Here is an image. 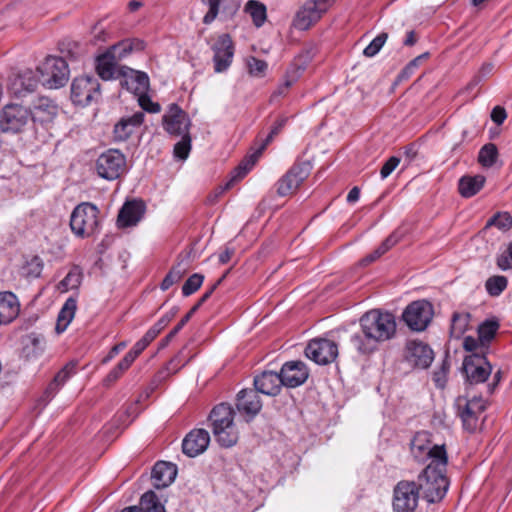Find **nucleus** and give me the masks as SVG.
I'll use <instances>...</instances> for the list:
<instances>
[{
  "label": "nucleus",
  "mask_w": 512,
  "mask_h": 512,
  "mask_svg": "<svg viewBox=\"0 0 512 512\" xmlns=\"http://www.w3.org/2000/svg\"><path fill=\"white\" fill-rule=\"evenodd\" d=\"M361 333L351 336V343L361 354H371L378 344L393 339L397 324L395 316L387 311L373 309L360 318Z\"/></svg>",
  "instance_id": "nucleus-1"
},
{
  "label": "nucleus",
  "mask_w": 512,
  "mask_h": 512,
  "mask_svg": "<svg viewBox=\"0 0 512 512\" xmlns=\"http://www.w3.org/2000/svg\"><path fill=\"white\" fill-rule=\"evenodd\" d=\"M213 434L220 446L230 448L238 441V431L234 424V411L228 404L215 406L209 415Z\"/></svg>",
  "instance_id": "nucleus-2"
},
{
  "label": "nucleus",
  "mask_w": 512,
  "mask_h": 512,
  "mask_svg": "<svg viewBox=\"0 0 512 512\" xmlns=\"http://www.w3.org/2000/svg\"><path fill=\"white\" fill-rule=\"evenodd\" d=\"M446 467L442 468L440 464H428L419 474L416 484L427 502H439L446 495L449 487V482L445 475Z\"/></svg>",
  "instance_id": "nucleus-3"
},
{
  "label": "nucleus",
  "mask_w": 512,
  "mask_h": 512,
  "mask_svg": "<svg viewBox=\"0 0 512 512\" xmlns=\"http://www.w3.org/2000/svg\"><path fill=\"white\" fill-rule=\"evenodd\" d=\"M99 209L90 202L78 204L70 216V228L78 238H90L99 232Z\"/></svg>",
  "instance_id": "nucleus-4"
},
{
  "label": "nucleus",
  "mask_w": 512,
  "mask_h": 512,
  "mask_svg": "<svg viewBox=\"0 0 512 512\" xmlns=\"http://www.w3.org/2000/svg\"><path fill=\"white\" fill-rule=\"evenodd\" d=\"M411 453L413 457L424 462L430 459L429 464L447 466L448 457L444 445H432L431 434L427 431L417 432L411 440Z\"/></svg>",
  "instance_id": "nucleus-5"
},
{
  "label": "nucleus",
  "mask_w": 512,
  "mask_h": 512,
  "mask_svg": "<svg viewBox=\"0 0 512 512\" xmlns=\"http://www.w3.org/2000/svg\"><path fill=\"white\" fill-rule=\"evenodd\" d=\"M40 83L49 88L63 87L69 79V67L67 62L56 56H48L37 68Z\"/></svg>",
  "instance_id": "nucleus-6"
},
{
  "label": "nucleus",
  "mask_w": 512,
  "mask_h": 512,
  "mask_svg": "<svg viewBox=\"0 0 512 512\" xmlns=\"http://www.w3.org/2000/svg\"><path fill=\"white\" fill-rule=\"evenodd\" d=\"M434 315L433 305L427 300L411 302L403 311L402 319L413 331H424Z\"/></svg>",
  "instance_id": "nucleus-7"
},
{
  "label": "nucleus",
  "mask_w": 512,
  "mask_h": 512,
  "mask_svg": "<svg viewBox=\"0 0 512 512\" xmlns=\"http://www.w3.org/2000/svg\"><path fill=\"white\" fill-rule=\"evenodd\" d=\"M100 96V83L94 76L82 75L73 79L71 99L74 104L86 106L98 100Z\"/></svg>",
  "instance_id": "nucleus-8"
},
{
  "label": "nucleus",
  "mask_w": 512,
  "mask_h": 512,
  "mask_svg": "<svg viewBox=\"0 0 512 512\" xmlns=\"http://www.w3.org/2000/svg\"><path fill=\"white\" fill-rule=\"evenodd\" d=\"M31 121L30 109L19 104H7L0 111V129L21 132Z\"/></svg>",
  "instance_id": "nucleus-9"
},
{
  "label": "nucleus",
  "mask_w": 512,
  "mask_h": 512,
  "mask_svg": "<svg viewBox=\"0 0 512 512\" xmlns=\"http://www.w3.org/2000/svg\"><path fill=\"white\" fill-rule=\"evenodd\" d=\"M457 415L461 418L463 427L469 432H474L478 426L479 416L486 409V402L482 397L467 399L458 397L455 403Z\"/></svg>",
  "instance_id": "nucleus-10"
},
{
  "label": "nucleus",
  "mask_w": 512,
  "mask_h": 512,
  "mask_svg": "<svg viewBox=\"0 0 512 512\" xmlns=\"http://www.w3.org/2000/svg\"><path fill=\"white\" fill-rule=\"evenodd\" d=\"M420 491L416 482L402 480L394 487L393 509L395 512H413L419 501Z\"/></svg>",
  "instance_id": "nucleus-11"
},
{
  "label": "nucleus",
  "mask_w": 512,
  "mask_h": 512,
  "mask_svg": "<svg viewBox=\"0 0 512 512\" xmlns=\"http://www.w3.org/2000/svg\"><path fill=\"white\" fill-rule=\"evenodd\" d=\"M126 169L125 156L116 149H109L96 160L97 174L106 180L119 178Z\"/></svg>",
  "instance_id": "nucleus-12"
},
{
  "label": "nucleus",
  "mask_w": 512,
  "mask_h": 512,
  "mask_svg": "<svg viewBox=\"0 0 512 512\" xmlns=\"http://www.w3.org/2000/svg\"><path fill=\"white\" fill-rule=\"evenodd\" d=\"M333 0H308L298 10L293 25L298 30H307L325 13Z\"/></svg>",
  "instance_id": "nucleus-13"
},
{
  "label": "nucleus",
  "mask_w": 512,
  "mask_h": 512,
  "mask_svg": "<svg viewBox=\"0 0 512 512\" xmlns=\"http://www.w3.org/2000/svg\"><path fill=\"white\" fill-rule=\"evenodd\" d=\"M310 171L311 166L309 162L295 163L286 174L277 181V194L283 197L294 193L309 176Z\"/></svg>",
  "instance_id": "nucleus-14"
},
{
  "label": "nucleus",
  "mask_w": 512,
  "mask_h": 512,
  "mask_svg": "<svg viewBox=\"0 0 512 512\" xmlns=\"http://www.w3.org/2000/svg\"><path fill=\"white\" fill-rule=\"evenodd\" d=\"M462 371L466 382L473 385L485 382L492 368L484 355L472 353L464 358Z\"/></svg>",
  "instance_id": "nucleus-15"
},
{
  "label": "nucleus",
  "mask_w": 512,
  "mask_h": 512,
  "mask_svg": "<svg viewBox=\"0 0 512 512\" xmlns=\"http://www.w3.org/2000/svg\"><path fill=\"white\" fill-rule=\"evenodd\" d=\"M305 355L319 365H326L333 362L338 356V346L334 341L328 339H313L305 348Z\"/></svg>",
  "instance_id": "nucleus-16"
},
{
  "label": "nucleus",
  "mask_w": 512,
  "mask_h": 512,
  "mask_svg": "<svg viewBox=\"0 0 512 512\" xmlns=\"http://www.w3.org/2000/svg\"><path fill=\"white\" fill-rule=\"evenodd\" d=\"M214 52V70L217 73L226 71L232 63L234 46L228 34L220 35L212 45Z\"/></svg>",
  "instance_id": "nucleus-17"
},
{
  "label": "nucleus",
  "mask_w": 512,
  "mask_h": 512,
  "mask_svg": "<svg viewBox=\"0 0 512 512\" xmlns=\"http://www.w3.org/2000/svg\"><path fill=\"white\" fill-rule=\"evenodd\" d=\"M405 359L412 366L425 369L432 363L434 353L427 344L417 340H410L406 344Z\"/></svg>",
  "instance_id": "nucleus-18"
},
{
  "label": "nucleus",
  "mask_w": 512,
  "mask_h": 512,
  "mask_svg": "<svg viewBox=\"0 0 512 512\" xmlns=\"http://www.w3.org/2000/svg\"><path fill=\"white\" fill-rule=\"evenodd\" d=\"M163 125L169 134L179 136L189 133L190 119L177 104H171L163 116Z\"/></svg>",
  "instance_id": "nucleus-19"
},
{
  "label": "nucleus",
  "mask_w": 512,
  "mask_h": 512,
  "mask_svg": "<svg viewBox=\"0 0 512 512\" xmlns=\"http://www.w3.org/2000/svg\"><path fill=\"white\" fill-rule=\"evenodd\" d=\"M280 374L283 386L296 388L306 382L309 377V370L306 364L300 360L288 361L283 364Z\"/></svg>",
  "instance_id": "nucleus-20"
},
{
  "label": "nucleus",
  "mask_w": 512,
  "mask_h": 512,
  "mask_svg": "<svg viewBox=\"0 0 512 512\" xmlns=\"http://www.w3.org/2000/svg\"><path fill=\"white\" fill-rule=\"evenodd\" d=\"M119 75L122 76L121 85L128 91L138 96L147 92L149 77L145 72L122 66L119 68Z\"/></svg>",
  "instance_id": "nucleus-21"
},
{
  "label": "nucleus",
  "mask_w": 512,
  "mask_h": 512,
  "mask_svg": "<svg viewBox=\"0 0 512 512\" xmlns=\"http://www.w3.org/2000/svg\"><path fill=\"white\" fill-rule=\"evenodd\" d=\"M210 443V435L205 429H193L182 441V451L188 457L202 454Z\"/></svg>",
  "instance_id": "nucleus-22"
},
{
  "label": "nucleus",
  "mask_w": 512,
  "mask_h": 512,
  "mask_svg": "<svg viewBox=\"0 0 512 512\" xmlns=\"http://www.w3.org/2000/svg\"><path fill=\"white\" fill-rule=\"evenodd\" d=\"M145 114L142 111L135 112L130 116H124L114 125L113 139L115 142H124L138 129L144 122Z\"/></svg>",
  "instance_id": "nucleus-23"
},
{
  "label": "nucleus",
  "mask_w": 512,
  "mask_h": 512,
  "mask_svg": "<svg viewBox=\"0 0 512 512\" xmlns=\"http://www.w3.org/2000/svg\"><path fill=\"white\" fill-rule=\"evenodd\" d=\"M39 83V76L28 69L10 79L9 91L16 97H24L35 91Z\"/></svg>",
  "instance_id": "nucleus-24"
},
{
  "label": "nucleus",
  "mask_w": 512,
  "mask_h": 512,
  "mask_svg": "<svg viewBox=\"0 0 512 512\" xmlns=\"http://www.w3.org/2000/svg\"><path fill=\"white\" fill-rule=\"evenodd\" d=\"M145 213V205L140 200L126 202L119 211L117 225L120 228L135 226Z\"/></svg>",
  "instance_id": "nucleus-25"
},
{
  "label": "nucleus",
  "mask_w": 512,
  "mask_h": 512,
  "mask_svg": "<svg viewBox=\"0 0 512 512\" xmlns=\"http://www.w3.org/2000/svg\"><path fill=\"white\" fill-rule=\"evenodd\" d=\"M31 121L40 124L51 123L58 114V106L47 97H39L30 109Z\"/></svg>",
  "instance_id": "nucleus-26"
},
{
  "label": "nucleus",
  "mask_w": 512,
  "mask_h": 512,
  "mask_svg": "<svg viewBox=\"0 0 512 512\" xmlns=\"http://www.w3.org/2000/svg\"><path fill=\"white\" fill-rule=\"evenodd\" d=\"M255 389L268 396H276L280 393L283 386V380L280 372L263 371L254 377Z\"/></svg>",
  "instance_id": "nucleus-27"
},
{
  "label": "nucleus",
  "mask_w": 512,
  "mask_h": 512,
  "mask_svg": "<svg viewBox=\"0 0 512 512\" xmlns=\"http://www.w3.org/2000/svg\"><path fill=\"white\" fill-rule=\"evenodd\" d=\"M20 313L18 297L10 291L0 292V325L13 322Z\"/></svg>",
  "instance_id": "nucleus-28"
},
{
  "label": "nucleus",
  "mask_w": 512,
  "mask_h": 512,
  "mask_svg": "<svg viewBox=\"0 0 512 512\" xmlns=\"http://www.w3.org/2000/svg\"><path fill=\"white\" fill-rule=\"evenodd\" d=\"M206 3L208 11L203 17V23L206 25L211 24L220 13L233 16L240 7L237 0H206Z\"/></svg>",
  "instance_id": "nucleus-29"
},
{
  "label": "nucleus",
  "mask_w": 512,
  "mask_h": 512,
  "mask_svg": "<svg viewBox=\"0 0 512 512\" xmlns=\"http://www.w3.org/2000/svg\"><path fill=\"white\" fill-rule=\"evenodd\" d=\"M236 407L239 412L254 417L261 408L262 402L257 390L243 389L237 395Z\"/></svg>",
  "instance_id": "nucleus-30"
},
{
  "label": "nucleus",
  "mask_w": 512,
  "mask_h": 512,
  "mask_svg": "<svg viewBox=\"0 0 512 512\" xmlns=\"http://www.w3.org/2000/svg\"><path fill=\"white\" fill-rule=\"evenodd\" d=\"M177 475L176 465L159 461L152 469V480L155 488L161 489L169 486Z\"/></svg>",
  "instance_id": "nucleus-31"
},
{
  "label": "nucleus",
  "mask_w": 512,
  "mask_h": 512,
  "mask_svg": "<svg viewBox=\"0 0 512 512\" xmlns=\"http://www.w3.org/2000/svg\"><path fill=\"white\" fill-rule=\"evenodd\" d=\"M261 154L262 152H259V150L257 149L254 153L245 157L239 163V165L236 168H234V170L231 172L230 180L225 184L224 187L220 188L218 194L223 193L225 190L231 188L235 182H238L241 179H243L247 175V173L253 168Z\"/></svg>",
  "instance_id": "nucleus-32"
},
{
  "label": "nucleus",
  "mask_w": 512,
  "mask_h": 512,
  "mask_svg": "<svg viewBox=\"0 0 512 512\" xmlns=\"http://www.w3.org/2000/svg\"><path fill=\"white\" fill-rule=\"evenodd\" d=\"M96 71L103 80H110L120 76L117 60L108 50L96 58Z\"/></svg>",
  "instance_id": "nucleus-33"
},
{
  "label": "nucleus",
  "mask_w": 512,
  "mask_h": 512,
  "mask_svg": "<svg viewBox=\"0 0 512 512\" xmlns=\"http://www.w3.org/2000/svg\"><path fill=\"white\" fill-rule=\"evenodd\" d=\"M76 374V363H67L53 378L45 390L47 399H52L62 386Z\"/></svg>",
  "instance_id": "nucleus-34"
},
{
  "label": "nucleus",
  "mask_w": 512,
  "mask_h": 512,
  "mask_svg": "<svg viewBox=\"0 0 512 512\" xmlns=\"http://www.w3.org/2000/svg\"><path fill=\"white\" fill-rule=\"evenodd\" d=\"M485 177L483 175L463 176L458 183L459 193L470 198L476 195L484 186Z\"/></svg>",
  "instance_id": "nucleus-35"
},
{
  "label": "nucleus",
  "mask_w": 512,
  "mask_h": 512,
  "mask_svg": "<svg viewBox=\"0 0 512 512\" xmlns=\"http://www.w3.org/2000/svg\"><path fill=\"white\" fill-rule=\"evenodd\" d=\"M76 309V299L72 297L68 298L63 304L57 317V323L55 327L57 334H61L67 329V327L69 326V324L71 323L75 316Z\"/></svg>",
  "instance_id": "nucleus-36"
},
{
  "label": "nucleus",
  "mask_w": 512,
  "mask_h": 512,
  "mask_svg": "<svg viewBox=\"0 0 512 512\" xmlns=\"http://www.w3.org/2000/svg\"><path fill=\"white\" fill-rule=\"evenodd\" d=\"M144 48V43L138 39H127L123 40L108 49V51L115 56V59L121 60L129 55L133 50H142Z\"/></svg>",
  "instance_id": "nucleus-37"
},
{
  "label": "nucleus",
  "mask_w": 512,
  "mask_h": 512,
  "mask_svg": "<svg viewBox=\"0 0 512 512\" xmlns=\"http://www.w3.org/2000/svg\"><path fill=\"white\" fill-rule=\"evenodd\" d=\"M244 11L249 14L254 25L258 28L263 26L267 19L266 6L260 1L249 0L244 7Z\"/></svg>",
  "instance_id": "nucleus-38"
},
{
  "label": "nucleus",
  "mask_w": 512,
  "mask_h": 512,
  "mask_svg": "<svg viewBox=\"0 0 512 512\" xmlns=\"http://www.w3.org/2000/svg\"><path fill=\"white\" fill-rule=\"evenodd\" d=\"M188 271V264L181 261L174 265L163 279L160 287L163 291L168 290L173 284L179 282Z\"/></svg>",
  "instance_id": "nucleus-39"
},
{
  "label": "nucleus",
  "mask_w": 512,
  "mask_h": 512,
  "mask_svg": "<svg viewBox=\"0 0 512 512\" xmlns=\"http://www.w3.org/2000/svg\"><path fill=\"white\" fill-rule=\"evenodd\" d=\"M138 508L141 509V512H165L164 505L151 490L142 495Z\"/></svg>",
  "instance_id": "nucleus-40"
},
{
  "label": "nucleus",
  "mask_w": 512,
  "mask_h": 512,
  "mask_svg": "<svg viewBox=\"0 0 512 512\" xmlns=\"http://www.w3.org/2000/svg\"><path fill=\"white\" fill-rule=\"evenodd\" d=\"M82 280V271L78 266L72 267L67 275L60 281L58 288L66 292L71 289L77 288Z\"/></svg>",
  "instance_id": "nucleus-41"
},
{
  "label": "nucleus",
  "mask_w": 512,
  "mask_h": 512,
  "mask_svg": "<svg viewBox=\"0 0 512 512\" xmlns=\"http://www.w3.org/2000/svg\"><path fill=\"white\" fill-rule=\"evenodd\" d=\"M508 285L507 277L503 275H494L489 277L485 282V289L490 296H499Z\"/></svg>",
  "instance_id": "nucleus-42"
},
{
  "label": "nucleus",
  "mask_w": 512,
  "mask_h": 512,
  "mask_svg": "<svg viewBox=\"0 0 512 512\" xmlns=\"http://www.w3.org/2000/svg\"><path fill=\"white\" fill-rule=\"evenodd\" d=\"M498 157V150L495 144H485L479 151L478 162L486 168L492 167Z\"/></svg>",
  "instance_id": "nucleus-43"
},
{
  "label": "nucleus",
  "mask_w": 512,
  "mask_h": 512,
  "mask_svg": "<svg viewBox=\"0 0 512 512\" xmlns=\"http://www.w3.org/2000/svg\"><path fill=\"white\" fill-rule=\"evenodd\" d=\"M469 321L468 313H454L451 320V334L454 337L462 336L468 328Z\"/></svg>",
  "instance_id": "nucleus-44"
},
{
  "label": "nucleus",
  "mask_w": 512,
  "mask_h": 512,
  "mask_svg": "<svg viewBox=\"0 0 512 512\" xmlns=\"http://www.w3.org/2000/svg\"><path fill=\"white\" fill-rule=\"evenodd\" d=\"M498 328L499 324L496 321H485L478 329L479 340L481 342H490L494 338Z\"/></svg>",
  "instance_id": "nucleus-45"
},
{
  "label": "nucleus",
  "mask_w": 512,
  "mask_h": 512,
  "mask_svg": "<svg viewBox=\"0 0 512 512\" xmlns=\"http://www.w3.org/2000/svg\"><path fill=\"white\" fill-rule=\"evenodd\" d=\"M204 276L199 273L192 274L182 286V294L187 297L195 293L202 285Z\"/></svg>",
  "instance_id": "nucleus-46"
},
{
  "label": "nucleus",
  "mask_w": 512,
  "mask_h": 512,
  "mask_svg": "<svg viewBox=\"0 0 512 512\" xmlns=\"http://www.w3.org/2000/svg\"><path fill=\"white\" fill-rule=\"evenodd\" d=\"M495 226L500 230H508L512 226V217L509 213H497L486 223V228Z\"/></svg>",
  "instance_id": "nucleus-47"
},
{
  "label": "nucleus",
  "mask_w": 512,
  "mask_h": 512,
  "mask_svg": "<svg viewBox=\"0 0 512 512\" xmlns=\"http://www.w3.org/2000/svg\"><path fill=\"white\" fill-rule=\"evenodd\" d=\"M181 136V140L174 146V156L181 160H185L191 150V138L189 133L183 134Z\"/></svg>",
  "instance_id": "nucleus-48"
},
{
  "label": "nucleus",
  "mask_w": 512,
  "mask_h": 512,
  "mask_svg": "<svg viewBox=\"0 0 512 512\" xmlns=\"http://www.w3.org/2000/svg\"><path fill=\"white\" fill-rule=\"evenodd\" d=\"M388 38V34L385 32L377 35L366 48L363 50V54L366 57H374L384 46L386 40Z\"/></svg>",
  "instance_id": "nucleus-49"
},
{
  "label": "nucleus",
  "mask_w": 512,
  "mask_h": 512,
  "mask_svg": "<svg viewBox=\"0 0 512 512\" xmlns=\"http://www.w3.org/2000/svg\"><path fill=\"white\" fill-rule=\"evenodd\" d=\"M287 122V118L285 117H281V118H278L275 123L273 124L272 128H271V131L269 132V134L267 135V137L265 138V140L262 142V144L260 145V147L258 148L259 152H263L265 150V148L267 147V145L274 139V137L276 135L279 134V132L283 129V127L285 126Z\"/></svg>",
  "instance_id": "nucleus-50"
},
{
  "label": "nucleus",
  "mask_w": 512,
  "mask_h": 512,
  "mask_svg": "<svg viewBox=\"0 0 512 512\" xmlns=\"http://www.w3.org/2000/svg\"><path fill=\"white\" fill-rule=\"evenodd\" d=\"M405 230L398 228L393 231L379 246L386 253L405 236Z\"/></svg>",
  "instance_id": "nucleus-51"
},
{
  "label": "nucleus",
  "mask_w": 512,
  "mask_h": 512,
  "mask_svg": "<svg viewBox=\"0 0 512 512\" xmlns=\"http://www.w3.org/2000/svg\"><path fill=\"white\" fill-rule=\"evenodd\" d=\"M249 73L254 76H262L267 69V63L256 57H249L247 60Z\"/></svg>",
  "instance_id": "nucleus-52"
},
{
  "label": "nucleus",
  "mask_w": 512,
  "mask_h": 512,
  "mask_svg": "<svg viewBox=\"0 0 512 512\" xmlns=\"http://www.w3.org/2000/svg\"><path fill=\"white\" fill-rule=\"evenodd\" d=\"M138 103L144 111L149 113H158L161 110L160 105L156 102H153L146 93L138 96Z\"/></svg>",
  "instance_id": "nucleus-53"
},
{
  "label": "nucleus",
  "mask_w": 512,
  "mask_h": 512,
  "mask_svg": "<svg viewBox=\"0 0 512 512\" xmlns=\"http://www.w3.org/2000/svg\"><path fill=\"white\" fill-rule=\"evenodd\" d=\"M400 158L396 156L390 157L382 166L380 175L382 179H386L399 165Z\"/></svg>",
  "instance_id": "nucleus-54"
},
{
  "label": "nucleus",
  "mask_w": 512,
  "mask_h": 512,
  "mask_svg": "<svg viewBox=\"0 0 512 512\" xmlns=\"http://www.w3.org/2000/svg\"><path fill=\"white\" fill-rule=\"evenodd\" d=\"M497 265L502 270L512 268V242L509 244L507 250L497 259Z\"/></svg>",
  "instance_id": "nucleus-55"
},
{
  "label": "nucleus",
  "mask_w": 512,
  "mask_h": 512,
  "mask_svg": "<svg viewBox=\"0 0 512 512\" xmlns=\"http://www.w3.org/2000/svg\"><path fill=\"white\" fill-rule=\"evenodd\" d=\"M190 360V358H185L183 356V350L179 352L178 355H176L168 364H167V367L166 369L168 371H171L173 373H175L176 371H178L181 367L185 366L188 361Z\"/></svg>",
  "instance_id": "nucleus-56"
},
{
  "label": "nucleus",
  "mask_w": 512,
  "mask_h": 512,
  "mask_svg": "<svg viewBox=\"0 0 512 512\" xmlns=\"http://www.w3.org/2000/svg\"><path fill=\"white\" fill-rule=\"evenodd\" d=\"M187 317H183L179 323L161 340L160 348H165L170 341L179 333V331L186 325Z\"/></svg>",
  "instance_id": "nucleus-57"
},
{
  "label": "nucleus",
  "mask_w": 512,
  "mask_h": 512,
  "mask_svg": "<svg viewBox=\"0 0 512 512\" xmlns=\"http://www.w3.org/2000/svg\"><path fill=\"white\" fill-rule=\"evenodd\" d=\"M419 67L417 60H411L399 73L396 82H402L408 80L414 71Z\"/></svg>",
  "instance_id": "nucleus-58"
},
{
  "label": "nucleus",
  "mask_w": 512,
  "mask_h": 512,
  "mask_svg": "<svg viewBox=\"0 0 512 512\" xmlns=\"http://www.w3.org/2000/svg\"><path fill=\"white\" fill-rule=\"evenodd\" d=\"M449 365L444 361L441 369L439 371H435L433 375V380L437 387L443 388L446 383V374L448 372Z\"/></svg>",
  "instance_id": "nucleus-59"
},
{
  "label": "nucleus",
  "mask_w": 512,
  "mask_h": 512,
  "mask_svg": "<svg viewBox=\"0 0 512 512\" xmlns=\"http://www.w3.org/2000/svg\"><path fill=\"white\" fill-rule=\"evenodd\" d=\"M507 117V113L504 108L496 106L491 112V119L494 123L501 125Z\"/></svg>",
  "instance_id": "nucleus-60"
},
{
  "label": "nucleus",
  "mask_w": 512,
  "mask_h": 512,
  "mask_svg": "<svg viewBox=\"0 0 512 512\" xmlns=\"http://www.w3.org/2000/svg\"><path fill=\"white\" fill-rule=\"evenodd\" d=\"M123 373L118 370V368L115 366L104 378L103 385L106 387H110L113 383H115Z\"/></svg>",
  "instance_id": "nucleus-61"
},
{
  "label": "nucleus",
  "mask_w": 512,
  "mask_h": 512,
  "mask_svg": "<svg viewBox=\"0 0 512 512\" xmlns=\"http://www.w3.org/2000/svg\"><path fill=\"white\" fill-rule=\"evenodd\" d=\"M235 248L229 245L225 246L224 250L219 254V263L227 264L235 255Z\"/></svg>",
  "instance_id": "nucleus-62"
},
{
  "label": "nucleus",
  "mask_w": 512,
  "mask_h": 512,
  "mask_svg": "<svg viewBox=\"0 0 512 512\" xmlns=\"http://www.w3.org/2000/svg\"><path fill=\"white\" fill-rule=\"evenodd\" d=\"M29 267H30V270H29L28 274L32 275L33 277H38L41 274L43 264L38 257H35L29 264Z\"/></svg>",
  "instance_id": "nucleus-63"
},
{
  "label": "nucleus",
  "mask_w": 512,
  "mask_h": 512,
  "mask_svg": "<svg viewBox=\"0 0 512 512\" xmlns=\"http://www.w3.org/2000/svg\"><path fill=\"white\" fill-rule=\"evenodd\" d=\"M146 347L147 345L140 339L134 344L131 350L127 352V354L132 356L135 360L146 349Z\"/></svg>",
  "instance_id": "nucleus-64"
}]
</instances>
